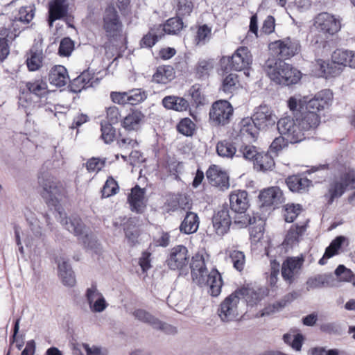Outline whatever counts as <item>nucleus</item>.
Returning a JSON list of instances; mask_svg holds the SVG:
<instances>
[{"mask_svg":"<svg viewBox=\"0 0 355 355\" xmlns=\"http://www.w3.org/2000/svg\"><path fill=\"white\" fill-rule=\"evenodd\" d=\"M304 96L297 99L291 96L288 100V107L293 116L282 117L277 121V129L281 135L287 137L291 143H297L306 138V132L315 131L321 122L325 109L328 108L334 98L329 89H322L308 100Z\"/></svg>","mask_w":355,"mask_h":355,"instance_id":"1","label":"nucleus"},{"mask_svg":"<svg viewBox=\"0 0 355 355\" xmlns=\"http://www.w3.org/2000/svg\"><path fill=\"white\" fill-rule=\"evenodd\" d=\"M189 266L193 281L200 287L206 288L212 297H217L221 293L223 285L220 273L216 268L208 272L204 256L196 253L190 258Z\"/></svg>","mask_w":355,"mask_h":355,"instance_id":"2","label":"nucleus"},{"mask_svg":"<svg viewBox=\"0 0 355 355\" xmlns=\"http://www.w3.org/2000/svg\"><path fill=\"white\" fill-rule=\"evenodd\" d=\"M267 76L278 85L289 86L297 83L302 77L301 72L291 64L272 57L268 58L263 66Z\"/></svg>","mask_w":355,"mask_h":355,"instance_id":"3","label":"nucleus"},{"mask_svg":"<svg viewBox=\"0 0 355 355\" xmlns=\"http://www.w3.org/2000/svg\"><path fill=\"white\" fill-rule=\"evenodd\" d=\"M38 184L42 188L40 195L48 206L57 207L59 204L58 197L65 196L67 193L63 184L53 176L49 175L39 176Z\"/></svg>","mask_w":355,"mask_h":355,"instance_id":"4","label":"nucleus"},{"mask_svg":"<svg viewBox=\"0 0 355 355\" xmlns=\"http://www.w3.org/2000/svg\"><path fill=\"white\" fill-rule=\"evenodd\" d=\"M252 62V54L246 46H240L232 56H223L220 60L221 69L226 72L244 70L249 68Z\"/></svg>","mask_w":355,"mask_h":355,"instance_id":"5","label":"nucleus"},{"mask_svg":"<svg viewBox=\"0 0 355 355\" xmlns=\"http://www.w3.org/2000/svg\"><path fill=\"white\" fill-rule=\"evenodd\" d=\"M102 28L109 39L116 40L123 33V22L113 3L105 7L102 17Z\"/></svg>","mask_w":355,"mask_h":355,"instance_id":"6","label":"nucleus"},{"mask_svg":"<svg viewBox=\"0 0 355 355\" xmlns=\"http://www.w3.org/2000/svg\"><path fill=\"white\" fill-rule=\"evenodd\" d=\"M190 253L185 245H175L168 251L165 264L168 268L173 271L180 272L187 271L190 263Z\"/></svg>","mask_w":355,"mask_h":355,"instance_id":"7","label":"nucleus"},{"mask_svg":"<svg viewBox=\"0 0 355 355\" xmlns=\"http://www.w3.org/2000/svg\"><path fill=\"white\" fill-rule=\"evenodd\" d=\"M269 48L274 58L283 61L291 59L301 51L299 40L290 37L271 42Z\"/></svg>","mask_w":355,"mask_h":355,"instance_id":"8","label":"nucleus"},{"mask_svg":"<svg viewBox=\"0 0 355 355\" xmlns=\"http://www.w3.org/2000/svg\"><path fill=\"white\" fill-rule=\"evenodd\" d=\"M233 113L234 108L229 101L218 100L210 108L209 121L215 126H225L230 122Z\"/></svg>","mask_w":355,"mask_h":355,"instance_id":"9","label":"nucleus"},{"mask_svg":"<svg viewBox=\"0 0 355 355\" xmlns=\"http://www.w3.org/2000/svg\"><path fill=\"white\" fill-rule=\"evenodd\" d=\"M314 26L327 39L336 34L341 28L340 19L327 12L319 13L315 18Z\"/></svg>","mask_w":355,"mask_h":355,"instance_id":"10","label":"nucleus"},{"mask_svg":"<svg viewBox=\"0 0 355 355\" xmlns=\"http://www.w3.org/2000/svg\"><path fill=\"white\" fill-rule=\"evenodd\" d=\"M33 16L34 14L32 9L28 7H21L14 19L10 18V17L6 14H1L0 26H6L13 31L17 29V33L18 36L22 28L19 26V24L24 25L28 24L33 19Z\"/></svg>","mask_w":355,"mask_h":355,"instance_id":"11","label":"nucleus"},{"mask_svg":"<svg viewBox=\"0 0 355 355\" xmlns=\"http://www.w3.org/2000/svg\"><path fill=\"white\" fill-rule=\"evenodd\" d=\"M258 198L260 207L272 209L279 208L285 202L283 191L276 186L261 190Z\"/></svg>","mask_w":355,"mask_h":355,"instance_id":"12","label":"nucleus"},{"mask_svg":"<svg viewBox=\"0 0 355 355\" xmlns=\"http://www.w3.org/2000/svg\"><path fill=\"white\" fill-rule=\"evenodd\" d=\"M304 262L303 254L297 257H287L282 263V276L289 284L294 282L295 277L300 273Z\"/></svg>","mask_w":355,"mask_h":355,"instance_id":"13","label":"nucleus"},{"mask_svg":"<svg viewBox=\"0 0 355 355\" xmlns=\"http://www.w3.org/2000/svg\"><path fill=\"white\" fill-rule=\"evenodd\" d=\"M239 301V297L235 291L221 302L218 309V315L223 321H232L238 318Z\"/></svg>","mask_w":355,"mask_h":355,"instance_id":"14","label":"nucleus"},{"mask_svg":"<svg viewBox=\"0 0 355 355\" xmlns=\"http://www.w3.org/2000/svg\"><path fill=\"white\" fill-rule=\"evenodd\" d=\"M285 183L291 192L297 193H306L313 186L312 180L304 173L288 175L285 179Z\"/></svg>","mask_w":355,"mask_h":355,"instance_id":"15","label":"nucleus"},{"mask_svg":"<svg viewBox=\"0 0 355 355\" xmlns=\"http://www.w3.org/2000/svg\"><path fill=\"white\" fill-rule=\"evenodd\" d=\"M206 177L209 183L221 190L227 189L230 187L229 176L227 173L217 165H211L206 171Z\"/></svg>","mask_w":355,"mask_h":355,"instance_id":"16","label":"nucleus"},{"mask_svg":"<svg viewBox=\"0 0 355 355\" xmlns=\"http://www.w3.org/2000/svg\"><path fill=\"white\" fill-rule=\"evenodd\" d=\"M230 207L237 214H244L250 207L248 193L245 190L232 191L229 195Z\"/></svg>","mask_w":355,"mask_h":355,"instance_id":"17","label":"nucleus"},{"mask_svg":"<svg viewBox=\"0 0 355 355\" xmlns=\"http://www.w3.org/2000/svg\"><path fill=\"white\" fill-rule=\"evenodd\" d=\"M259 129H266L275 124L277 117L267 105H260L252 116Z\"/></svg>","mask_w":355,"mask_h":355,"instance_id":"18","label":"nucleus"},{"mask_svg":"<svg viewBox=\"0 0 355 355\" xmlns=\"http://www.w3.org/2000/svg\"><path fill=\"white\" fill-rule=\"evenodd\" d=\"M145 195V189H141L137 184L131 189L127 201L132 211L137 214H142L144 211L146 207Z\"/></svg>","mask_w":355,"mask_h":355,"instance_id":"19","label":"nucleus"},{"mask_svg":"<svg viewBox=\"0 0 355 355\" xmlns=\"http://www.w3.org/2000/svg\"><path fill=\"white\" fill-rule=\"evenodd\" d=\"M146 121L145 114L139 109H130V112L121 120V125L128 132H138Z\"/></svg>","mask_w":355,"mask_h":355,"instance_id":"20","label":"nucleus"},{"mask_svg":"<svg viewBox=\"0 0 355 355\" xmlns=\"http://www.w3.org/2000/svg\"><path fill=\"white\" fill-rule=\"evenodd\" d=\"M212 223L218 235L223 236L226 234L232 224L228 208L223 207L215 213L212 218Z\"/></svg>","mask_w":355,"mask_h":355,"instance_id":"21","label":"nucleus"},{"mask_svg":"<svg viewBox=\"0 0 355 355\" xmlns=\"http://www.w3.org/2000/svg\"><path fill=\"white\" fill-rule=\"evenodd\" d=\"M17 29L11 31L6 26H0V63H2L10 54V45L17 37Z\"/></svg>","mask_w":355,"mask_h":355,"instance_id":"22","label":"nucleus"},{"mask_svg":"<svg viewBox=\"0 0 355 355\" xmlns=\"http://www.w3.org/2000/svg\"><path fill=\"white\" fill-rule=\"evenodd\" d=\"M85 297L91 310L94 312H101L107 307L106 301L97 289L96 284H92L87 289Z\"/></svg>","mask_w":355,"mask_h":355,"instance_id":"23","label":"nucleus"},{"mask_svg":"<svg viewBox=\"0 0 355 355\" xmlns=\"http://www.w3.org/2000/svg\"><path fill=\"white\" fill-rule=\"evenodd\" d=\"M193 43L196 46H202L212 38V27L207 24H197L191 27Z\"/></svg>","mask_w":355,"mask_h":355,"instance_id":"24","label":"nucleus"},{"mask_svg":"<svg viewBox=\"0 0 355 355\" xmlns=\"http://www.w3.org/2000/svg\"><path fill=\"white\" fill-rule=\"evenodd\" d=\"M139 218L137 217L129 218L124 224L123 231L125 239L130 247H135L139 243V237L141 232L138 226Z\"/></svg>","mask_w":355,"mask_h":355,"instance_id":"25","label":"nucleus"},{"mask_svg":"<svg viewBox=\"0 0 355 355\" xmlns=\"http://www.w3.org/2000/svg\"><path fill=\"white\" fill-rule=\"evenodd\" d=\"M307 228L306 224L299 225L297 223L293 224L288 230L282 245L284 247H291L297 244L301 237L304 235Z\"/></svg>","mask_w":355,"mask_h":355,"instance_id":"26","label":"nucleus"},{"mask_svg":"<svg viewBox=\"0 0 355 355\" xmlns=\"http://www.w3.org/2000/svg\"><path fill=\"white\" fill-rule=\"evenodd\" d=\"M44 55L42 50L33 46L26 53V64L28 71H35L43 66Z\"/></svg>","mask_w":355,"mask_h":355,"instance_id":"27","label":"nucleus"},{"mask_svg":"<svg viewBox=\"0 0 355 355\" xmlns=\"http://www.w3.org/2000/svg\"><path fill=\"white\" fill-rule=\"evenodd\" d=\"M69 80L67 70L64 66L55 65L50 70L49 80L51 84L60 87L64 86Z\"/></svg>","mask_w":355,"mask_h":355,"instance_id":"28","label":"nucleus"},{"mask_svg":"<svg viewBox=\"0 0 355 355\" xmlns=\"http://www.w3.org/2000/svg\"><path fill=\"white\" fill-rule=\"evenodd\" d=\"M333 282V277L329 274H318L309 277L306 282L308 291L330 286Z\"/></svg>","mask_w":355,"mask_h":355,"instance_id":"29","label":"nucleus"},{"mask_svg":"<svg viewBox=\"0 0 355 355\" xmlns=\"http://www.w3.org/2000/svg\"><path fill=\"white\" fill-rule=\"evenodd\" d=\"M239 299L243 298L247 304L251 306L256 305L263 298V295L261 289L254 290L248 287H241L236 290Z\"/></svg>","mask_w":355,"mask_h":355,"instance_id":"30","label":"nucleus"},{"mask_svg":"<svg viewBox=\"0 0 355 355\" xmlns=\"http://www.w3.org/2000/svg\"><path fill=\"white\" fill-rule=\"evenodd\" d=\"M174 68L171 65H161L157 67L153 75V81L158 84H167L175 76Z\"/></svg>","mask_w":355,"mask_h":355,"instance_id":"31","label":"nucleus"},{"mask_svg":"<svg viewBox=\"0 0 355 355\" xmlns=\"http://www.w3.org/2000/svg\"><path fill=\"white\" fill-rule=\"evenodd\" d=\"M199 217L196 213L188 211L180 225V231L185 234L197 232L199 227Z\"/></svg>","mask_w":355,"mask_h":355,"instance_id":"32","label":"nucleus"},{"mask_svg":"<svg viewBox=\"0 0 355 355\" xmlns=\"http://www.w3.org/2000/svg\"><path fill=\"white\" fill-rule=\"evenodd\" d=\"M214 68V60L212 58L200 59L194 67L195 77L198 79L209 78Z\"/></svg>","mask_w":355,"mask_h":355,"instance_id":"33","label":"nucleus"},{"mask_svg":"<svg viewBox=\"0 0 355 355\" xmlns=\"http://www.w3.org/2000/svg\"><path fill=\"white\" fill-rule=\"evenodd\" d=\"M163 106L167 110H173L177 112H184L189 107V102L182 97L175 96H167L162 100Z\"/></svg>","mask_w":355,"mask_h":355,"instance_id":"34","label":"nucleus"},{"mask_svg":"<svg viewBox=\"0 0 355 355\" xmlns=\"http://www.w3.org/2000/svg\"><path fill=\"white\" fill-rule=\"evenodd\" d=\"M58 274L62 284L69 287H73L76 279L71 266L65 261L58 263Z\"/></svg>","mask_w":355,"mask_h":355,"instance_id":"35","label":"nucleus"},{"mask_svg":"<svg viewBox=\"0 0 355 355\" xmlns=\"http://www.w3.org/2000/svg\"><path fill=\"white\" fill-rule=\"evenodd\" d=\"M162 36H164V33L162 32V24L155 25L143 36L140 45L142 47L151 48Z\"/></svg>","mask_w":355,"mask_h":355,"instance_id":"36","label":"nucleus"},{"mask_svg":"<svg viewBox=\"0 0 355 355\" xmlns=\"http://www.w3.org/2000/svg\"><path fill=\"white\" fill-rule=\"evenodd\" d=\"M93 75L89 71H85L70 83L71 90L75 93L81 92L83 89L92 85Z\"/></svg>","mask_w":355,"mask_h":355,"instance_id":"37","label":"nucleus"},{"mask_svg":"<svg viewBox=\"0 0 355 355\" xmlns=\"http://www.w3.org/2000/svg\"><path fill=\"white\" fill-rule=\"evenodd\" d=\"M317 62L320 66V70L322 73V76L326 78L336 77L342 71L341 67L333 60L332 58L331 61L319 59L317 60Z\"/></svg>","mask_w":355,"mask_h":355,"instance_id":"38","label":"nucleus"},{"mask_svg":"<svg viewBox=\"0 0 355 355\" xmlns=\"http://www.w3.org/2000/svg\"><path fill=\"white\" fill-rule=\"evenodd\" d=\"M26 88L31 93L42 98L50 94L46 81L42 79H36L26 83Z\"/></svg>","mask_w":355,"mask_h":355,"instance_id":"39","label":"nucleus"},{"mask_svg":"<svg viewBox=\"0 0 355 355\" xmlns=\"http://www.w3.org/2000/svg\"><path fill=\"white\" fill-rule=\"evenodd\" d=\"M239 76L234 73L223 76L220 89L225 94H233L240 87Z\"/></svg>","mask_w":355,"mask_h":355,"instance_id":"40","label":"nucleus"},{"mask_svg":"<svg viewBox=\"0 0 355 355\" xmlns=\"http://www.w3.org/2000/svg\"><path fill=\"white\" fill-rule=\"evenodd\" d=\"M60 223L65 228L76 236H79L83 234L85 225L81 218L78 216H71L61 220Z\"/></svg>","mask_w":355,"mask_h":355,"instance_id":"41","label":"nucleus"},{"mask_svg":"<svg viewBox=\"0 0 355 355\" xmlns=\"http://www.w3.org/2000/svg\"><path fill=\"white\" fill-rule=\"evenodd\" d=\"M347 188L338 180H334L330 182L327 193L324 195L329 204H331L335 199L339 198L345 192Z\"/></svg>","mask_w":355,"mask_h":355,"instance_id":"42","label":"nucleus"},{"mask_svg":"<svg viewBox=\"0 0 355 355\" xmlns=\"http://www.w3.org/2000/svg\"><path fill=\"white\" fill-rule=\"evenodd\" d=\"M184 23L180 17L169 18L164 24H162V32L169 35L178 34L183 28Z\"/></svg>","mask_w":355,"mask_h":355,"instance_id":"43","label":"nucleus"},{"mask_svg":"<svg viewBox=\"0 0 355 355\" xmlns=\"http://www.w3.org/2000/svg\"><path fill=\"white\" fill-rule=\"evenodd\" d=\"M254 166L259 171L271 170L275 166L273 157L268 153H259L254 162Z\"/></svg>","mask_w":355,"mask_h":355,"instance_id":"44","label":"nucleus"},{"mask_svg":"<svg viewBox=\"0 0 355 355\" xmlns=\"http://www.w3.org/2000/svg\"><path fill=\"white\" fill-rule=\"evenodd\" d=\"M120 190L118 182L112 176L107 177L101 189L102 198H107L116 195Z\"/></svg>","mask_w":355,"mask_h":355,"instance_id":"45","label":"nucleus"},{"mask_svg":"<svg viewBox=\"0 0 355 355\" xmlns=\"http://www.w3.org/2000/svg\"><path fill=\"white\" fill-rule=\"evenodd\" d=\"M49 21L53 22L60 19L67 13V9L64 6V0H55L49 7Z\"/></svg>","mask_w":355,"mask_h":355,"instance_id":"46","label":"nucleus"},{"mask_svg":"<svg viewBox=\"0 0 355 355\" xmlns=\"http://www.w3.org/2000/svg\"><path fill=\"white\" fill-rule=\"evenodd\" d=\"M338 180L347 189H355V169L344 167L340 171Z\"/></svg>","mask_w":355,"mask_h":355,"instance_id":"47","label":"nucleus"},{"mask_svg":"<svg viewBox=\"0 0 355 355\" xmlns=\"http://www.w3.org/2000/svg\"><path fill=\"white\" fill-rule=\"evenodd\" d=\"M240 132L243 135H249L254 138L258 134V125L255 123L252 117L244 118L240 122Z\"/></svg>","mask_w":355,"mask_h":355,"instance_id":"48","label":"nucleus"},{"mask_svg":"<svg viewBox=\"0 0 355 355\" xmlns=\"http://www.w3.org/2000/svg\"><path fill=\"white\" fill-rule=\"evenodd\" d=\"M132 314L135 318L142 322L148 323L151 325H156L161 329L163 327V324H162L156 318L144 309H136Z\"/></svg>","mask_w":355,"mask_h":355,"instance_id":"49","label":"nucleus"},{"mask_svg":"<svg viewBox=\"0 0 355 355\" xmlns=\"http://www.w3.org/2000/svg\"><path fill=\"white\" fill-rule=\"evenodd\" d=\"M216 152L220 157L232 158L235 155L236 149L232 143L223 140L218 142Z\"/></svg>","mask_w":355,"mask_h":355,"instance_id":"50","label":"nucleus"},{"mask_svg":"<svg viewBox=\"0 0 355 355\" xmlns=\"http://www.w3.org/2000/svg\"><path fill=\"white\" fill-rule=\"evenodd\" d=\"M229 258L236 270L239 272L243 270L245 265V256L243 251L232 250L229 252Z\"/></svg>","mask_w":355,"mask_h":355,"instance_id":"51","label":"nucleus"},{"mask_svg":"<svg viewBox=\"0 0 355 355\" xmlns=\"http://www.w3.org/2000/svg\"><path fill=\"white\" fill-rule=\"evenodd\" d=\"M176 15L180 17L189 16L193 10L192 0H175Z\"/></svg>","mask_w":355,"mask_h":355,"instance_id":"52","label":"nucleus"},{"mask_svg":"<svg viewBox=\"0 0 355 355\" xmlns=\"http://www.w3.org/2000/svg\"><path fill=\"white\" fill-rule=\"evenodd\" d=\"M302 210L300 204L288 203L284 207V220L287 223H293Z\"/></svg>","mask_w":355,"mask_h":355,"instance_id":"53","label":"nucleus"},{"mask_svg":"<svg viewBox=\"0 0 355 355\" xmlns=\"http://www.w3.org/2000/svg\"><path fill=\"white\" fill-rule=\"evenodd\" d=\"M176 128L179 133L191 137L195 132L196 124L189 118L186 117L180 121Z\"/></svg>","mask_w":355,"mask_h":355,"instance_id":"54","label":"nucleus"},{"mask_svg":"<svg viewBox=\"0 0 355 355\" xmlns=\"http://www.w3.org/2000/svg\"><path fill=\"white\" fill-rule=\"evenodd\" d=\"M106 158L92 157L87 159L85 164V168L89 173H98L105 166Z\"/></svg>","mask_w":355,"mask_h":355,"instance_id":"55","label":"nucleus"},{"mask_svg":"<svg viewBox=\"0 0 355 355\" xmlns=\"http://www.w3.org/2000/svg\"><path fill=\"white\" fill-rule=\"evenodd\" d=\"M147 97L145 91L136 88L128 91V104L136 105L143 102Z\"/></svg>","mask_w":355,"mask_h":355,"instance_id":"56","label":"nucleus"},{"mask_svg":"<svg viewBox=\"0 0 355 355\" xmlns=\"http://www.w3.org/2000/svg\"><path fill=\"white\" fill-rule=\"evenodd\" d=\"M346 238L343 236L336 237L325 250V257H332L337 254Z\"/></svg>","mask_w":355,"mask_h":355,"instance_id":"57","label":"nucleus"},{"mask_svg":"<svg viewBox=\"0 0 355 355\" xmlns=\"http://www.w3.org/2000/svg\"><path fill=\"white\" fill-rule=\"evenodd\" d=\"M239 153H241L243 157L246 160L254 162L259 152H258L256 146L250 144H242L239 149Z\"/></svg>","mask_w":355,"mask_h":355,"instance_id":"58","label":"nucleus"},{"mask_svg":"<svg viewBox=\"0 0 355 355\" xmlns=\"http://www.w3.org/2000/svg\"><path fill=\"white\" fill-rule=\"evenodd\" d=\"M74 49V42L69 37H64L61 40L59 49L58 54L62 57L69 56Z\"/></svg>","mask_w":355,"mask_h":355,"instance_id":"59","label":"nucleus"},{"mask_svg":"<svg viewBox=\"0 0 355 355\" xmlns=\"http://www.w3.org/2000/svg\"><path fill=\"white\" fill-rule=\"evenodd\" d=\"M101 138L105 144L112 143L116 137V129L112 124H101Z\"/></svg>","mask_w":355,"mask_h":355,"instance_id":"60","label":"nucleus"},{"mask_svg":"<svg viewBox=\"0 0 355 355\" xmlns=\"http://www.w3.org/2000/svg\"><path fill=\"white\" fill-rule=\"evenodd\" d=\"M106 119L109 124H117L119 121L121 122V111L116 105L110 106L106 107Z\"/></svg>","mask_w":355,"mask_h":355,"instance_id":"61","label":"nucleus"},{"mask_svg":"<svg viewBox=\"0 0 355 355\" xmlns=\"http://www.w3.org/2000/svg\"><path fill=\"white\" fill-rule=\"evenodd\" d=\"M350 51L336 49L334 51L331 58L339 66H348Z\"/></svg>","mask_w":355,"mask_h":355,"instance_id":"62","label":"nucleus"},{"mask_svg":"<svg viewBox=\"0 0 355 355\" xmlns=\"http://www.w3.org/2000/svg\"><path fill=\"white\" fill-rule=\"evenodd\" d=\"M171 243L169 232L162 230L159 234L153 237L152 244L155 247L166 248Z\"/></svg>","mask_w":355,"mask_h":355,"instance_id":"63","label":"nucleus"},{"mask_svg":"<svg viewBox=\"0 0 355 355\" xmlns=\"http://www.w3.org/2000/svg\"><path fill=\"white\" fill-rule=\"evenodd\" d=\"M116 144L121 149H130L137 146L139 144L136 139H132L119 134L116 139Z\"/></svg>","mask_w":355,"mask_h":355,"instance_id":"64","label":"nucleus"}]
</instances>
